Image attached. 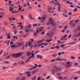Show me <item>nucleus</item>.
Instances as JSON below:
<instances>
[{
    "label": "nucleus",
    "instance_id": "f257e3e1",
    "mask_svg": "<svg viewBox=\"0 0 80 80\" xmlns=\"http://www.w3.org/2000/svg\"><path fill=\"white\" fill-rule=\"evenodd\" d=\"M22 53H23L22 52H19L15 54H12V56L14 58H18V57H19L22 56Z\"/></svg>",
    "mask_w": 80,
    "mask_h": 80
},
{
    "label": "nucleus",
    "instance_id": "f03ea898",
    "mask_svg": "<svg viewBox=\"0 0 80 80\" xmlns=\"http://www.w3.org/2000/svg\"><path fill=\"white\" fill-rule=\"evenodd\" d=\"M49 22L52 25V26H55L56 25V23L54 22L53 18H50L49 19Z\"/></svg>",
    "mask_w": 80,
    "mask_h": 80
},
{
    "label": "nucleus",
    "instance_id": "7ed1b4c3",
    "mask_svg": "<svg viewBox=\"0 0 80 80\" xmlns=\"http://www.w3.org/2000/svg\"><path fill=\"white\" fill-rule=\"evenodd\" d=\"M69 25H72L71 28H74V27H75V25H76L75 23L74 20H72L70 22Z\"/></svg>",
    "mask_w": 80,
    "mask_h": 80
},
{
    "label": "nucleus",
    "instance_id": "20e7f679",
    "mask_svg": "<svg viewBox=\"0 0 80 80\" xmlns=\"http://www.w3.org/2000/svg\"><path fill=\"white\" fill-rule=\"evenodd\" d=\"M32 53L31 54V56L30 57L31 58H34L35 57V54L34 53V51H33L32 52Z\"/></svg>",
    "mask_w": 80,
    "mask_h": 80
},
{
    "label": "nucleus",
    "instance_id": "39448f33",
    "mask_svg": "<svg viewBox=\"0 0 80 80\" xmlns=\"http://www.w3.org/2000/svg\"><path fill=\"white\" fill-rule=\"evenodd\" d=\"M36 68L35 66H32V68L30 69H28V71H32V70H35Z\"/></svg>",
    "mask_w": 80,
    "mask_h": 80
},
{
    "label": "nucleus",
    "instance_id": "423d86ee",
    "mask_svg": "<svg viewBox=\"0 0 80 80\" xmlns=\"http://www.w3.org/2000/svg\"><path fill=\"white\" fill-rule=\"evenodd\" d=\"M78 30H80V27L77 28H75L74 30V32L75 33H76V32H78Z\"/></svg>",
    "mask_w": 80,
    "mask_h": 80
},
{
    "label": "nucleus",
    "instance_id": "0eeeda50",
    "mask_svg": "<svg viewBox=\"0 0 80 80\" xmlns=\"http://www.w3.org/2000/svg\"><path fill=\"white\" fill-rule=\"evenodd\" d=\"M11 47L12 48H15L17 47H20V46H17L16 44H12L11 45Z\"/></svg>",
    "mask_w": 80,
    "mask_h": 80
},
{
    "label": "nucleus",
    "instance_id": "6e6552de",
    "mask_svg": "<svg viewBox=\"0 0 80 80\" xmlns=\"http://www.w3.org/2000/svg\"><path fill=\"white\" fill-rule=\"evenodd\" d=\"M52 7H48V11L49 12V13H50L51 12H50V10H52Z\"/></svg>",
    "mask_w": 80,
    "mask_h": 80
},
{
    "label": "nucleus",
    "instance_id": "1a4fd4ad",
    "mask_svg": "<svg viewBox=\"0 0 80 80\" xmlns=\"http://www.w3.org/2000/svg\"><path fill=\"white\" fill-rule=\"evenodd\" d=\"M7 39H10L11 38H10V33H8L7 35Z\"/></svg>",
    "mask_w": 80,
    "mask_h": 80
},
{
    "label": "nucleus",
    "instance_id": "9d476101",
    "mask_svg": "<svg viewBox=\"0 0 80 80\" xmlns=\"http://www.w3.org/2000/svg\"><path fill=\"white\" fill-rule=\"evenodd\" d=\"M38 71V69H36L33 71H32V74H35V73L37 72Z\"/></svg>",
    "mask_w": 80,
    "mask_h": 80
},
{
    "label": "nucleus",
    "instance_id": "9b49d317",
    "mask_svg": "<svg viewBox=\"0 0 80 80\" xmlns=\"http://www.w3.org/2000/svg\"><path fill=\"white\" fill-rule=\"evenodd\" d=\"M43 27L41 26L39 28L38 30L40 32H41L42 31V30H43Z\"/></svg>",
    "mask_w": 80,
    "mask_h": 80
},
{
    "label": "nucleus",
    "instance_id": "f8f14e48",
    "mask_svg": "<svg viewBox=\"0 0 80 80\" xmlns=\"http://www.w3.org/2000/svg\"><path fill=\"white\" fill-rule=\"evenodd\" d=\"M52 39H46L45 41V42H52Z\"/></svg>",
    "mask_w": 80,
    "mask_h": 80
},
{
    "label": "nucleus",
    "instance_id": "ddd939ff",
    "mask_svg": "<svg viewBox=\"0 0 80 80\" xmlns=\"http://www.w3.org/2000/svg\"><path fill=\"white\" fill-rule=\"evenodd\" d=\"M57 53H55L54 54H53L52 55V57H57Z\"/></svg>",
    "mask_w": 80,
    "mask_h": 80
},
{
    "label": "nucleus",
    "instance_id": "4468645a",
    "mask_svg": "<svg viewBox=\"0 0 80 80\" xmlns=\"http://www.w3.org/2000/svg\"><path fill=\"white\" fill-rule=\"evenodd\" d=\"M37 58H40V59H42L43 58V57L41 56V55H38L37 56Z\"/></svg>",
    "mask_w": 80,
    "mask_h": 80
},
{
    "label": "nucleus",
    "instance_id": "2eb2a0df",
    "mask_svg": "<svg viewBox=\"0 0 80 80\" xmlns=\"http://www.w3.org/2000/svg\"><path fill=\"white\" fill-rule=\"evenodd\" d=\"M66 60L65 59H60V58H58L55 59V61H61V60Z\"/></svg>",
    "mask_w": 80,
    "mask_h": 80
},
{
    "label": "nucleus",
    "instance_id": "dca6fc26",
    "mask_svg": "<svg viewBox=\"0 0 80 80\" xmlns=\"http://www.w3.org/2000/svg\"><path fill=\"white\" fill-rule=\"evenodd\" d=\"M76 37H80V32L75 35Z\"/></svg>",
    "mask_w": 80,
    "mask_h": 80
},
{
    "label": "nucleus",
    "instance_id": "f3484780",
    "mask_svg": "<svg viewBox=\"0 0 80 80\" xmlns=\"http://www.w3.org/2000/svg\"><path fill=\"white\" fill-rule=\"evenodd\" d=\"M17 44L18 46H17L20 47L22 45V44H23V43H22L21 42H18L17 43Z\"/></svg>",
    "mask_w": 80,
    "mask_h": 80
},
{
    "label": "nucleus",
    "instance_id": "a211bd4d",
    "mask_svg": "<svg viewBox=\"0 0 80 80\" xmlns=\"http://www.w3.org/2000/svg\"><path fill=\"white\" fill-rule=\"evenodd\" d=\"M45 19H46V18L44 16H43L42 17L41 20L42 21V22H43V21H45Z\"/></svg>",
    "mask_w": 80,
    "mask_h": 80
},
{
    "label": "nucleus",
    "instance_id": "6ab92c4d",
    "mask_svg": "<svg viewBox=\"0 0 80 80\" xmlns=\"http://www.w3.org/2000/svg\"><path fill=\"white\" fill-rule=\"evenodd\" d=\"M32 73V72L31 71H26L25 72V74L26 75H28V74H29V73Z\"/></svg>",
    "mask_w": 80,
    "mask_h": 80
},
{
    "label": "nucleus",
    "instance_id": "aec40b11",
    "mask_svg": "<svg viewBox=\"0 0 80 80\" xmlns=\"http://www.w3.org/2000/svg\"><path fill=\"white\" fill-rule=\"evenodd\" d=\"M10 8L9 9V11H10V12H13V8H12L11 7H10Z\"/></svg>",
    "mask_w": 80,
    "mask_h": 80
},
{
    "label": "nucleus",
    "instance_id": "412c9836",
    "mask_svg": "<svg viewBox=\"0 0 80 80\" xmlns=\"http://www.w3.org/2000/svg\"><path fill=\"white\" fill-rule=\"evenodd\" d=\"M44 42V39H42L39 41L38 42V44H39V43H41V42Z\"/></svg>",
    "mask_w": 80,
    "mask_h": 80
},
{
    "label": "nucleus",
    "instance_id": "4be33fe9",
    "mask_svg": "<svg viewBox=\"0 0 80 80\" xmlns=\"http://www.w3.org/2000/svg\"><path fill=\"white\" fill-rule=\"evenodd\" d=\"M34 48H40V46H39V45H35L34 46Z\"/></svg>",
    "mask_w": 80,
    "mask_h": 80
},
{
    "label": "nucleus",
    "instance_id": "5701e85b",
    "mask_svg": "<svg viewBox=\"0 0 80 80\" xmlns=\"http://www.w3.org/2000/svg\"><path fill=\"white\" fill-rule=\"evenodd\" d=\"M31 54H32V52H28L27 53V55H28V56H30Z\"/></svg>",
    "mask_w": 80,
    "mask_h": 80
},
{
    "label": "nucleus",
    "instance_id": "b1692460",
    "mask_svg": "<svg viewBox=\"0 0 80 80\" xmlns=\"http://www.w3.org/2000/svg\"><path fill=\"white\" fill-rule=\"evenodd\" d=\"M32 42L31 41H30L28 42V45L29 46V47H30V46H31V45H32Z\"/></svg>",
    "mask_w": 80,
    "mask_h": 80
},
{
    "label": "nucleus",
    "instance_id": "393cba45",
    "mask_svg": "<svg viewBox=\"0 0 80 80\" xmlns=\"http://www.w3.org/2000/svg\"><path fill=\"white\" fill-rule=\"evenodd\" d=\"M65 44H62L60 45V47H61L63 49L64 48V47H65Z\"/></svg>",
    "mask_w": 80,
    "mask_h": 80
},
{
    "label": "nucleus",
    "instance_id": "a878e982",
    "mask_svg": "<svg viewBox=\"0 0 80 80\" xmlns=\"http://www.w3.org/2000/svg\"><path fill=\"white\" fill-rule=\"evenodd\" d=\"M60 69L59 68H57L56 69V70H52L53 72H58V70H60Z\"/></svg>",
    "mask_w": 80,
    "mask_h": 80
},
{
    "label": "nucleus",
    "instance_id": "bb28decb",
    "mask_svg": "<svg viewBox=\"0 0 80 80\" xmlns=\"http://www.w3.org/2000/svg\"><path fill=\"white\" fill-rule=\"evenodd\" d=\"M19 9L18 10V11H21V10H22V9H21V8H22V6H20V5H19Z\"/></svg>",
    "mask_w": 80,
    "mask_h": 80
},
{
    "label": "nucleus",
    "instance_id": "cd10ccee",
    "mask_svg": "<svg viewBox=\"0 0 80 80\" xmlns=\"http://www.w3.org/2000/svg\"><path fill=\"white\" fill-rule=\"evenodd\" d=\"M50 31H49L47 33L46 35H47V36H49V35H50Z\"/></svg>",
    "mask_w": 80,
    "mask_h": 80
},
{
    "label": "nucleus",
    "instance_id": "c85d7f7f",
    "mask_svg": "<svg viewBox=\"0 0 80 80\" xmlns=\"http://www.w3.org/2000/svg\"><path fill=\"white\" fill-rule=\"evenodd\" d=\"M25 31L26 33H28V32H29V31H30V30L28 29H26L25 30Z\"/></svg>",
    "mask_w": 80,
    "mask_h": 80
},
{
    "label": "nucleus",
    "instance_id": "c756f323",
    "mask_svg": "<svg viewBox=\"0 0 80 80\" xmlns=\"http://www.w3.org/2000/svg\"><path fill=\"white\" fill-rule=\"evenodd\" d=\"M71 59H72L73 60L74 59H75V57L73 56H72L71 57Z\"/></svg>",
    "mask_w": 80,
    "mask_h": 80
},
{
    "label": "nucleus",
    "instance_id": "7c9ffc66",
    "mask_svg": "<svg viewBox=\"0 0 80 80\" xmlns=\"http://www.w3.org/2000/svg\"><path fill=\"white\" fill-rule=\"evenodd\" d=\"M62 15H63V16H64V17H68V15H66L65 13H63Z\"/></svg>",
    "mask_w": 80,
    "mask_h": 80
},
{
    "label": "nucleus",
    "instance_id": "2f4dec72",
    "mask_svg": "<svg viewBox=\"0 0 80 80\" xmlns=\"http://www.w3.org/2000/svg\"><path fill=\"white\" fill-rule=\"evenodd\" d=\"M28 28H31V24H29L28 25V27H27Z\"/></svg>",
    "mask_w": 80,
    "mask_h": 80
},
{
    "label": "nucleus",
    "instance_id": "473e14b6",
    "mask_svg": "<svg viewBox=\"0 0 80 80\" xmlns=\"http://www.w3.org/2000/svg\"><path fill=\"white\" fill-rule=\"evenodd\" d=\"M37 33L36 32H34V34L35 37H37Z\"/></svg>",
    "mask_w": 80,
    "mask_h": 80
},
{
    "label": "nucleus",
    "instance_id": "72a5a7b5",
    "mask_svg": "<svg viewBox=\"0 0 80 80\" xmlns=\"http://www.w3.org/2000/svg\"><path fill=\"white\" fill-rule=\"evenodd\" d=\"M55 48L58 49L60 48V47L59 46H55Z\"/></svg>",
    "mask_w": 80,
    "mask_h": 80
},
{
    "label": "nucleus",
    "instance_id": "f704fd0d",
    "mask_svg": "<svg viewBox=\"0 0 80 80\" xmlns=\"http://www.w3.org/2000/svg\"><path fill=\"white\" fill-rule=\"evenodd\" d=\"M30 59H31V58H28V59L26 61V63H27V62H29V61H30Z\"/></svg>",
    "mask_w": 80,
    "mask_h": 80
},
{
    "label": "nucleus",
    "instance_id": "c9c22d12",
    "mask_svg": "<svg viewBox=\"0 0 80 80\" xmlns=\"http://www.w3.org/2000/svg\"><path fill=\"white\" fill-rule=\"evenodd\" d=\"M26 80V78L24 77L23 78H22L21 79V80Z\"/></svg>",
    "mask_w": 80,
    "mask_h": 80
},
{
    "label": "nucleus",
    "instance_id": "e433bc0d",
    "mask_svg": "<svg viewBox=\"0 0 80 80\" xmlns=\"http://www.w3.org/2000/svg\"><path fill=\"white\" fill-rule=\"evenodd\" d=\"M68 26H65L64 27V28L65 30H66L67 28V27H68Z\"/></svg>",
    "mask_w": 80,
    "mask_h": 80
},
{
    "label": "nucleus",
    "instance_id": "4c0bfd02",
    "mask_svg": "<svg viewBox=\"0 0 80 80\" xmlns=\"http://www.w3.org/2000/svg\"><path fill=\"white\" fill-rule=\"evenodd\" d=\"M29 18H31L32 17V15L30 14H29Z\"/></svg>",
    "mask_w": 80,
    "mask_h": 80
},
{
    "label": "nucleus",
    "instance_id": "58836bf2",
    "mask_svg": "<svg viewBox=\"0 0 80 80\" xmlns=\"http://www.w3.org/2000/svg\"><path fill=\"white\" fill-rule=\"evenodd\" d=\"M58 56H60V55H62V53H61V52H59L58 53Z\"/></svg>",
    "mask_w": 80,
    "mask_h": 80
},
{
    "label": "nucleus",
    "instance_id": "ea45409f",
    "mask_svg": "<svg viewBox=\"0 0 80 80\" xmlns=\"http://www.w3.org/2000/svg\"><path fill=\"white\" fill-rule=\"evenodd\" d=\"M58 78L59 79H60L61 80L63 79V77L61 76L59 77Z\"/></svg>",
    "mask_w": 80,
    "mask_h": 80
},
{
    "label": "nucleus",
    "instance_id": "a19ab883",
    "mask_svg": "<svg viewBox=\"0 0 80 80\" xmlns=\"http://www.w3.org/2000/svg\"><path fill=\"white\" fill-rule=\"evenodd\" d=\"M13 38H16V39H17L18 38L17 36H13Z\"/></svg>",
    "mask_w": 80,
    "mask_h": 80
},
{
    "label": "nucleus",
    "instance_id": "79ce46f5",
    "mask_svg": "<svg viewBox=\"0 0 80 80\" xmlns=\"http://www.w3.org/2000/svg\"><path fill=\"white\" fill-rule=\"evenodd\" d=\"M38 52H40V51H39V50L37 51H36L35 52V54H37V53H38Z\"/></svg>",
    "mask_w": 80,
    "mask_h": 80
},
{
    "label": "nucleus",
    "instance_id": "37998d69",
    "mask_svg": "<svg viewBox=\"0 0 80 80\" xmlns=\"http://www.w3.org/2000/svg\"><path fill=\"white\" fill-rule=\"evenodd\" d=\"M34 65H35V67L36 68H37L38 67V65H37V64H35Z\"/></svg>",
    "mask_w": 80,
    "mask_h": 80
},
{
    "label": "nucleus",
    "instance_id": "c03bdc74",
    "mask_svg": "<svg viewBox=\"0 0 80 80\" xmlns=\"http://www.w3.org/2000/svg\"><path fill=\"white\" fill-rule=\"evenodd\" d=\"M20 34H22V33H23V32L22 31H20L19 32Z\"/></svg>",
    "mask_w": 80,
    "mask_h": 80
},
{
    "label": "nucleus",
    "instance_id": "a18cd8bd",
    "mask_svg": "<svg viewBox=\"0 0 80 80\" xmlns=\"http://www.w3.org/2000/svg\"><path fill=\"white\" fill-rule=\"evenodd\" d=\"M41 78H42V77H38L37 80H40V79H41Z\"/></svg>",
    "mask_w": 80,
    "mask_h": 80
},
{
    "label": "nucleus",
    "instance_id": "49530a36",
    "mask_svg": "<svg viewBox=\"0 0 80 80\" xmlns=\"http://www.w3.org/2000/svg\"><path fill=\"white\" fill-rule=\"evenodd\" d=\"M77 11V8H75L74 9V11L76 12Z\"/></svg>",
    "mask_w": 80,
    "mask_h": 80
},
{
    "label": "nucleus",
    "instance_id": "de8ad7c7",
    "mask_svg": "<svg viewBox=\"0 0 80 80\" xmlns=\"http://www.w3.org/2000/svg\"><path fill=\"white\" fill-rule=\"evenodd\" d=\"M67 40V38L65 39H63V38H61V40Z\"/></svg>",
    "mask_w": 80,
    "mask_h": 80
},
{
    "label": "nucleus",
    "instance_id": "09e8293b",
    "mask_svg": "<svg viewBox=\"0 0 80 80\" xmlns=\"http://www.w3.org/2000/svg\"><path fill=\"white\" fill-rule=\"evenodd\" d=\"M37 25H38V24H33V26H34V27H36L37 26Z\"/></svg>",
    "mask_w": 80,
    "mask_h": 80
},
{
    "label": "nucleus",
    "instance_id": "8fccbe9b",
    "mask_svg": "<svg viewBox=\"0 0 80 80\" xmlns=\"http://www.w3.org/2000/svg\"><path fill=\"white\" fill-rule=\"evenodd\" d=\"M70 7H72V8H74L75 6H74V5H70Z\"/></svg>",
    "mask_w": 80,
    "mask_h": 80
},
{
    "label": "nucleus",
    "instance_id": "3c124183",
    "mask_svg": "<svg viewBox=\"0 0 80 80\" xmlns=\"http://www.w3.org/2000/svg\"><path fill=\"white\" fill-rule=\"evenodd\" d=\"M53 33H51V35L50 36V38H51V37H52V36H53Z\"/></svg>",
    "mask_w": 80,
    "mask_h": 80
},
{
    "label": "nucleus",
    "instance_id": "603ef678",
    "mask_svg": "<svg viewBox=\"0 0 80 80\" xmlns=\"http://www.w3.org/2000/svg\"><path fill=\"white\" fill-rule=\"evenodd\" d=\"M12 13H17V11H14L13 10V12H12Z\"/></svg>",
    "mask_w": 80,
    "mask_h": 80
},
{
    "label": "nucleus",
    "instance_id": "864d4df0",
    "mask_svg": "<svg viewBox=\"0 0 80 80\" xmlns=\"http://www.w3.org/2000/svg\"><path fill=\"white\" fill-rule=\"evenodd\" d=\"M72 14V12H69L68 13L69 15H71Z\"/></svg>",
    "mask_w": 80,
    "mask_h": 80
},
{
    "label": "nucleus",
    "instance_id": "5fc2aeb1",
    "mask_svg": "<svg viewBox=\"0 0 80 80\" xmlns=\"http://www.w3.org/2000/svg\"><path fill=\"white\" fill-rule=\"evenodd\" d=\"M38 19L39 20H41L42 19V18H41V17H39L38 18Z\"/></svg>",
    "mask_w": 80,
    "mask_h": 80
},
{
    "label": "nucleus",
    "instance_id": "6e6d98bb",
    "mask_svg": "<svg viewBox=\"0 0 80 80\" xmlns=\"http://www.w3.org/2000/svg\"><path fill=\"white\" fill-rule=\"evenodd\" d=\"M23 26H21L20 28V30H22V29H23Z\"/></svg>",
    "mask_w": 80,
    "mask_h": 80
},
{
    "label": "nucleus",
    "instance_id": "4d7b16f0",
    "mask_svg": "<svg viewBox=\"0 0 80 80\" xmlns=\"http://www.w3.org/2000/svg\"><path fill=\"white\" fill-rule=\"evenodd\" d=\"M12 28H13V29H15V28H16V26H14Z\"/></svg>",
    "mask_w": 80,
    "mask_h": 80
},
{
    "label": "nucleus",
    "instance_id": "13d9d810",
    "mask_svg": "<svg viewBox=\"0 0 80 80\" xmlns=\"http://www.w3.org/2000/svg\"><path fill=\"white\" fill-rule=\"evenodd\" d=\"M13 44V42H12V41H11L10 42V44H11V45H12V44Z\"/></svg>",
    "mask_w": 80,
    "mask_h": 80
},
{
    "label": "nucleus",
    "instance_id": "bf43d9fd",
    "mask_svg": "<svg viewBox=\"0 0 80 80\" xmlns=\"http://www.w3.org/2000/svg\"><path fill=\"white\" fill-rule=\"evenodd\" d=\"M36 32L38 33L39 32H40L39 31V30H36Z\"/></svg>",
    "mask_w": 80,
    "mask_h": 80
},
{
    "label": "nucleus",
    "instance_id": "052dcab7",
    "mask_svg": "<svg viewBox=\"0 0 80 80\" xmlns=\"http://www.w3.org/2000/svg\"><path fill=\"white\" fill-rule=\"evenodd\" d=\"M50 26H49L47 28V29H48V30H50Z\"/></svg>",
    "mask_w": 80,
    "mask_h": 80
},
{
    "label": "nucleus",
    "instance_id": "680f3d73",
    "mask_svg": "<svg viewBox=\"0 0 80 80\" xmlns=\"http://www.w3.org/2000/svg\"><path fill=\"white\" fill-rule=\"evenodd\" d=\"M28 77H30L31 76V74H28L27 75Z\"/></svg>",
    "mask_w": 80,
    "mask_h": 80
},
{
    "label": "nucleus",
    "instance_id": "e2e57ef3",
    "mask_svg": "<svg viewBox=\"0 0 80 80\" xmlns=\"http://www.w3.org/2000/svg\"><path fill=\"white\" fill-rule=\"evenodd\" d=\"M58 11H60V7H58Z\"/></svg>",
    "mask_w": 80,
    "mask_h": 80
},
{
    "label": "nucleus",
    "instance_id": "0e129e2a",
    "mask_svg": "<svg viewBox=\"0 0 80 80\" xmlns=\"http://www.w3.org/2000/svg\"><path fill=\"white\" fill-rule=\"evenodd\" d=\"M70 62H67V65H68V64H70Z\"/></svg>",
    "mask_w": 80,
    "mask_h": 80
},
{
    "label": "nucleus",
    "instance_id": "69168bd1",
    "mask_svg": "<svg viewBox=\"0 0 80 80\" xmlns=\"http://www.w3.org/2000/svg\"><path fill=\"white\" fill-rule=\"evenodd\" d=\"M55 61V60L54 59H52L51 60V62H53Z\"/></svg>",
    "mask_w": 80,
    "mask_h": 80
},
{
    "label": "nucleus",
    "instance_id": "338daca9",
    "mask_svg": "<svg viewBox=\"0 0 80 80\" xmlns=\"http://www.w3.org/2000/svg\"><path fill=\"white\" fill-rule=\"evenodd\" d=\"M32 80H36L35 78H31Z\"/></svg>",
    "mask_w": 80,
    "mask_h": 80
},
{
    "label": "nucleus",
    "instance_id": "774afa93",
    "mask_svg": "<svg viewBox=\"0 0 80 80\" xmlns=\"http://www.w3.org/2000/svg\"><path fill=\"white\" fill-rule=\"evenodd\" d=\"M30 19H31V20H35V19L32 17L31 18H30Z\"/></svg>",
    "mask_w": 80,
    "mask_h": 80
}]
</instances>
